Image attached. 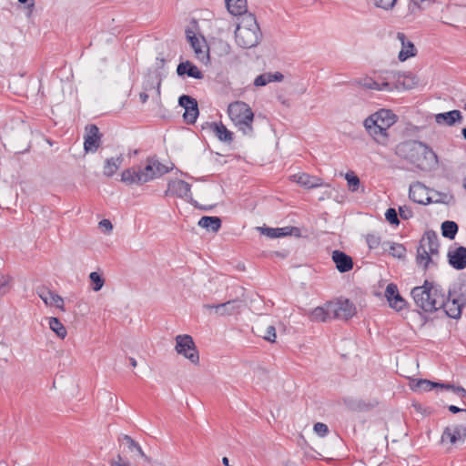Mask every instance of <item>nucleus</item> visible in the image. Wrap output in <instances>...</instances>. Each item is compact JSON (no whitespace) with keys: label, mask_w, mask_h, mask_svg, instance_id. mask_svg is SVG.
Returning <instances> with one entry per match:
<instances>
[{"label":"nucleus","mask_w":466,"mask_h":466,"mask_svg":"<svg viewBox=\"0 0 466 466\" xmlns=\"http://www.w3.org/2000/svg\"><path fill=\"white\" fill-rule=\"evenodd\" d=\"M228 114L239 131L246 136L252 135L254 114L248 104L242 101L233 102L228 107Z\"/></svg>","instance_id":"0eeeda50"},{"label":"nucleus","mask_w":466,"mask_h":466,"mask_svg":"<svg viewBox=\"0 0 466 466\" xmlns=\"http://www.w3.org/2000/svg\"><path fill=\"white\" fill-rule=\"evenodd\" d=\"M160 86H161V79L157 78V76H148L145 81L143 88L145 91H149L152 89H156L157 96H160Z\"/></svg>","instance_id":"58836bf2"},{"label":"nucleus","mask_w":466,"mask_h":466,"mask_svg":"<svg viewBox=\"0 0 466 466\" xmlns=\"http://www.w3.org/2000/svg\"><path fill=\"white\" fill-rule=\"evenodd\" d=\"M198 226L212 232H218L221 228V219L218 217H202Z\"/></svg>","instance_id":"7c9ffc66"},{"label":"nucleus","mask_w":466,"mask_h":466,"mask_svg":"<svg viewBox=\"0 0 466 466\" xmlns=\"http://www.w3.org/2000/svg\"><path fill=\"white\" fill-rule=\"evenodd\" d=\"M167 194H171L187 201L192 200L190 185L181 179L171 180L167 185Z\"/></svg>","instance_id":"ddd939ff"},{"label":"nucleus","mask_w":466,"mask_h":466,"mask_svg":"<svg viewBox=\"0 0 466 466\" xmlns=\"http://www.w3.org/2000/svg\"><path fill=\"white\" fill-rule=\"evenodd\" d=\"M385 218L391 224V225H399L400 224V220H399V218H398V213L397 211L395 210V208H389L386 213H385Z\"/></svg>","instance_id":"a18cd8bd"},{"label":"nucleus","mask_w":466,"mask_h":466,"mask_svg":"<svg viewBox=\"0 0 466 466\" xmlns=\"http://www.w3.org/2000/svg\"><path fill=\"white\" fill-rule=\"evenodd\" d=\"M442 236L453 239L458 232V225L454 221L447 220L441 224Z\"/></svg>","instance_id":"f704fd0d"},{"label":"nucleus","mask_w":466,"mask_h":466,"mask_svg":"<svg viewBox=\"0 0 466 466\" xmlns=\"http://www.w3.org/2000/svg\"><path fill=\"white\" fill-rule=\"evenodd\" d=\"M389 253L394 258H403L406 256V248L402 244L388 242Z\"/></svg>","instance_id":"4c0bfd02"},{"label":"nucleus","mask_w":466,"mask_h":466,"mask_svg":"<svg viewBox=\"0 0 466 466\" xmlns=\"http://www.w3.org/2000/svg\"><path fill=\"white\" fill-rule=\"evenodd\" d=\"M463 185H464V187L466 188V177L464 178V184Z\"/></svg>","instance_id":"774afa93"},{"label":"nucleus","mask_w":466,"mask_h":466,"mask_svg":"<svg viewBox=\"0 0 466 466\" xmlns=\"http://www.w3.org/2000/svg\"><path fill=\"white\" fill-rule=\"evenodd\" d=\"M329 310L332 319L347 320L356 314V308L349 299H339L333 302H329Z\"/></svg>","instance_id":"9b49d317"},{"label":"nucleus","mask_w":466,"mask_h":466,"mask_svg":"<svg viewBox=\"0 0 466 466\" xmlns=\"http://www.w3.org/2000/svg\"><path fill=\"white\" fill-rule=\"evenodd\" d=\"M222 463L225 465V466H231L229 465V461L227 457H223L222 458Z\"/></svg>","instance_id":"e2e57ef3"},{"label":"nucleus","mask_w":466,"mask_h":466,"mask_svg":"<svg viewBox=\"0 0 466 466\" xmlns=\"http://www.w3.org/2000/svg\"><path fill=\"white\" fill-rule=\"evenodd\" d=\"M235 24V40L238 46L252 48L258 45L262 33L254 15H246Z\"/></svg>","instance_id":"39448f33"},{"label":"nucleus","mask_w":466,"mask_h":466,"mask_svg":"<svg viewBox=\"0 0 466 466\" xmlns=\"http://www.w3.org/2000/svg\"><path fill=\"white\" fill-rule=\"evenodd\" d=\"M209 129L218 138V140L226 143H231L233 140V133L229 131L222 123H208Z\"/></svg>","instance_id":"a878e982"},{"label":"nucleus","mask_w":466,"mask_h":466,"mask_svg":"<svg viewBox=\"0 0 466 466\" xmlns=\"http://www.w3.org/2000/svg\"><path fill=\"white\" fill-rule=\"evenodd\" d=\"M268 83H271L269 73L259 75L254 80V85L256 86H264Z\"/></svg>","instance_id":"de8ad7c7"},{"label":"nucleus","mask_w":466,"mask_h":466,"mask_svg":"<svg viewBox=\"0 0 466 466\" xmlns=\"http://www.w3.org/2000/svg\"><path fill=\"white\" fill-rule=\"evenodd\" d=\"M332 260L339 272H347L353 267L352 258L339 250H334L332 252Z\"/></svg>","instance_id":"b1692460"},{"label":"nucleus","mask_w":466,"mask_h":466,"mask_svg":"<svg viewBox=\"0 0 466 466\" xmlns=\"http://www.w3.org/2000/svg\"><path fill=\"white\" fill-rule=\"evenodd\" d=\"M396 38L401 45V49L399 52V59L400 61H406L410 57H413L416 56L417 50L412 42L407 40L404 33L399 32L397 33Z\"/></svg>","instance_id":"a211bd4d"},{"label":"nucleus","mask_w":466,"mask_h":466,"mask_svg":"<svg viewBox=\"0 0 466 466\" xmlns=\"http://www.w3.org/2000/svg\"><path fill=\"white\" fill-rule=\"evenodd\" d=\"M398 154L420 169L431 168L438 162L435 152L426 144L417 140L400 144L398 147Z\"/></svg>","instance_id":"f03ea898"},{"label":"nucleus","mask_w":466,"mask_h":466,"mask_svg":"<svg viewBox=\"0 0 466 466\" xmlns=\"http://www.w3.org/2000/svg\"><path fill=\"white\" fill-rule=\"evenodd\" d=\"M437 255L438 254L435 253H430L419 246L417 248L416 262L425 269L429 267L430 263L433 262V257Z\"/></svg>","instance_id":"2f4dec72"},{"label":"nucleus","mask_w":466,"mask_h":466,"mask_svg":"<svg viewBox=\"0 0 466 466\" xmlns=\"http://www.w3.org/2000/svg\"><path fill=\"white\" fill-rule=\"evenodd\" d=\"M410 198L418 204H429L431 198L428 196L427 188L420 182L413 183L410 186L409 189Z\"/></svg>","instance_id":"f3484780"},{"label":"nucleus","mask_w":466,"mask_h":466,"mask_svg":"<svg viewBox=\"0 0 466 466\" xmlns=\"http://www.w3.org/2000/svg\"><path fill=\"white\" fill-rule=\"evenodd\" d=\"M120 441H125L127 446H128V449L131 451H137V454L143 458L145 461L150 462L151 460L144 453L141 446L136 441H134L130 436L128 435H123L120 439Z\"/></svg>","instance_id":"473e14b6"},{"label":"nucleus","mask_w":466,"mask_h":466,"mask_svg":"<svg viewBox=\"0 0 466 466\" xmlns=\"http://www.w3.org/2000/svg\"><path fill=\"white\" fill-rule=\"evenodd\" d=\"M309 317L310 320L317 322H326L329 319H332L331 311L329 310V303L325 304L323 307H316L313 309Z\"/></svg>","instance_id":"c85d7f7f"},{"label":"nucleus","mask_w":466,"mask_h":466,"mask_svg":"<svg viewBox=\"0 0 466 466\" xmlns=\"http://www.w3.org/2000/svg\"><path fill=\"white\" fill-rule=\"evenodd\" d=\"M349 406L351 408V409H361V407L363 406L362 403L360 401H359L358 403H349Z\"/></svg>","instance_id":"052dcab7"},{"label":"nucleus","mask_w":466,"mask_h":466,"mask_svg":"<svg viewBox=\"0 0 466 466\" xmlns=\"http://www.w3.org/2000/svg\"><path fill=\"white\" fill-rule=\"evenodd\" d=\"M186 36L194 50L196 58L203 64H208L209 61V47L206 39L203 36H197L191 29L186 30Z\"/></svg>","instance_id":"1a4fd4ad"},{"label":"nucleus","mask_w":466,"mask_h":466,"mask_svg":"<svg viewBox=\"0 0 466 466\" xmlns=\"http://www.w3.org/2000/svg\"><path fill=\"white\" fill-rule=\"evenodd\" d=\"M397 116L390 109H380L369 116L363 126L369 136L379 145L387 146L390 141L389 129L397 122Z\"/></svg>","instance_id":"f257e3e1"},{"label":"nucleus","mask_w":466,"mask_h":466,"mask_svg":"<svg viewBox=\"0 0 466 466\" xmlns=\"http://www.w3.org/2000/svg\"><path fill=\"white\" fill-rule=\"evenodd\" d=\"M389 304L390 308L400 311L405 307V300L399 294L398 296H395L393 299H390Z\"/></svg>","instance_id":"c03bdc74"},{"label":"nucleus","mask_w":466,"mask_h":466,"mask_svg":"<svg viewBox=\"0 0 466 466\" xmlns=\"http://www.w3.org/2000/svg\"><path fill=\"white\" fill-rule=\"evenodd\" d=\"M313 430L317 435L319 437H324L329 432V428L325 423L322 422H317L315 423Z\"/></svg>","instance_id":"09e8293b"},{"label":"nucleus","mask_w":466,"mask_h":466,"mask_svg":"<svg viewBox=\"0 0 466 466\" xmlns=\"http://www.w3.org/2000/svg\"><path fill=\"white\" fill-rule=\"evenodd\" d=\"M448 409L452 413H458V412H461V411H466V409L465 410L464 409H461V408H459V407H457L455 405H450Z\"/></svg>","instance_id":"13d9d810"},{"label":"nucleus","mask_w":466,"mask_h":466,"mask_svg":"<svg viewBox=\"0 0 466 466\" xmlns=\"http://www.w3.org/2000/svg\"><path fill=\"white\" fill-rule=\"evenodd\" d=\"M257 332L260 337L269 342H275L276 340V329L273 325H268L266 328H263L261 325H258L256 327Z\"/></svg>","instance_id":"72a5a7b5"},{"label":"nucleus","mask_w":466,"mask_h":466,"mask_svg":"<svg viewBox=\"0 0 466 466\" xmlns=\"http://www.w3.org/2000/svg\"><path fill=\"white\" fill-rule=\"evenodd\" d=\"M399 214L402 219H409L413 216L412 210L406 206L399 208Z\"/></svg>","instance_id":"3c124183"},{"label":"nucleus","mask_w":466,"mask_h":466,"mask_svg":"<svg viewBox=\"0 0 466 466\" xmlns=\"http://www.w3.org/2000/svg\"><path fill=\"white\" fill-rule=\"evenodd\" d=\"M290 228H262V232L271 238H280L290 234Z\"/></svg>","instance_id":"e433bc0d"},{"label":"nucleus","mask_w":466,"mask_h":466,"mask_svg":"<svg viewBox=\"0 0 466 466\" xmlns=\"http://www.w3.org/2000/svg\"><path fill=\"white\" fill-rule=\"evenodd\" d=\"M89 279L93 283V290L99 291L104 286V279L97 272H91L89 275Z\"/></svg>","instance_id":"37998d69"},{"label":"nucleus","mask_w":466,"mask_h":466,"mask_svg":"<svg viewBox=\"0 0 466 466\" xmlns=\"http://www.w3.org/2000/svg\"><path fill=\"white\" fill-rule=\"evenodd\" d=\"M86 135L85 137L84 148L86 152H96L100 147L101 136L99 129L95 125L86 127Z\"/></svg>","instance_id":"4468645a"},{"label":"nucleus","mask_w":466,"mask_h":466,"mask_svg":"<svg viewBox=\"0 0 466 466\" xmlns=\"http://www.w3.org/2000/svg\"><path fill=\"white\" fill-rule=\"evenodd\" d=\"M169 172V167L157 159L147 158L145 167H132L121 174V181L127 185H142Z\"/></svg>","instance_id":"20e7f679"},{"label":"nucleus","mask_w":466,"mask_h":466,"mask_svg":"<svg viewBox=\"0 0 466 466\" xmlns=\"http://www.w3.org/2000/svg\"><path fill=\"white\" fill-rule=\"evenodd\" d=\"M175 340V350L177 354L184 356L195 365L199 363V354L191 336L187 334L177 335Z\"/></svg>","instance_id":"6e6552de"},{"label":"nucleus","mask_w":466,"mask_h":466,"mask_svg":"<svg viewBox=\"0 0 466 466\" xmlns=\"http://www.w3.org/2000/svg\"><path fill=\"white\" fill-rule=\"evenodd\" d=\"M124 157L122 155L116 157L107 158L105 162L103 173L106 177H112L116 173L120 166L122 165Z\"/></svg>","instance_id":"c756f323"},{"label":"nucleus","mask_w":466,"mask_h":466,"mask_svg":"<svg viewBox=\"0 0 466 466\" xmlns=\"http://www.w3.org/2000/svg\"><path fill=\"white\" fill-rule=\"evenodd\" d=\"M464 438H466V427L458 425L447 427L441 435V441L443 442L449 441L451 444H455Z\"/></svg>","instance_id":"aec40b11"},{"label":"nucleus","mask_w":466,"mask_h":466,"mask_svg":"<svg viewBox=\"0 0 466 466\" xmlns=\"http://www.w3.org/2000/svg\"><path fill=\"white\" fill-rule=\"evenodd\" d=\"M110 466H128V463L124 461L121 455H117L116 459L110 461Z\"/></svg>","instance_id":"864d4df0"},{"label":"nucleus","mask_w":466,"mask_h":466,"mask_svg":"<svg viewBox=\"0 0 466 466\" xmlns=\"http://www.w3.org/2000/svg\"><path fill=\"white\" fill-rule=\"evenodd\" d=\"M399 294L400 293H399L398 288L395 284L390 283L386 287L385 296H386L388 301L390 299H393V297L398 296Z\"/></svg>","instance_id":"8fccbe9b"},{"label":"nucleus","mask_w":466,"mask_h":466,"mask_svg":"<svg viewBox=\"0 0 466 466\" xmlns=\"http://www.w3.org/2000/svg\"><path fill=\"white\" fill-rule=\"evenodd\" d=\"M49 328L57 335L60 339H65L67 332L65 326L61 323V321L55 317L49 318Z\"/></svg>","instance_id":"c9c22d12"},{"label":"nucleus","mask_w":466,"mask_h":466,"mask_svg":"<svg viewBox=\"0 0 466 466\" xmlns=\"http://www.w3.org/2000/svg\"><path fill=\"white\" fill-rule=\"evenodd\" d=\"M36 292L46 306H55L57 309L65 311L64 299L61 296L54 293L46 287L38 288Z\"/></svg>","instance_id":"dca6fc26"},{"label":"nucleus","mask_w":466,"mask_h":466,"mask_svg":"<svg viewBox=\"0 0 466 466\" xmlns=\"http://www.w3.org/2000/svg\"><path fill=\"white\" fill-rule=\"evenodd\" d=\"M345 178L348 182L349 189L351 192L357 191L360 184V178L353 172L347 173Z\"/></svg>","instance_id":"ea45409f"},{"label":"nucleus","mask_w":466,"mask_h":466,"mask_svg":"<svg viewBox=\"0 0 466 466\" xmlns=\"http://www.w3.org/2000/svg\"><path fill=\"white\" fill-rule=\"evenodd\" d=\"M177 73L180 76L187 75L195 79H202L204 77L202 72L190 61L180 63L177 67Z\"/></svg>","instance_id":"bb28decb"},{"label":"nucleus","mask_w":466,"mask_h":466,"mask_svg":"<svg viewBox=\"0 0 466 466\" xmlns=\"http://www.w3.org/2000/svg\"><path fill=\"white\" fill-rule=\"evenodd\" d=\"M99 228L106 233H110L113 229V225L109 219H102L99 222Z\"/></svg>","instance_id":"603ef678"},{"label":"nucleus","mask_w":466,"mask_h":466,"mask_svg":"<svg viewBox=\"0 0 466 466\" xmlns=\"http://www.w3.org/2000/svg\"><path fill=\"white\" fill-rule=\"evenodd\" d=\"M291 178L294 182L307 188H314L323 186L321 178L309 176L306 173L294 174L291 176Z\"/></svg>","instance_id":"5701e85b"},{"label":"nucleus","mask_w":466,"mask_h":466,"mask_svg":"<svg viewBox=\"0 0 466 466\" xmlns=\"http://www.w3.org/2000/svg\"><path fill=\"white\" fill-rule=\"evenodd\" d=\"M356 84L367 90H390V84L388 82L379 83L371 77H362L356 81Z\"/></svg>","instance_id":"cd10ccee"},{"label":"nucleus","mask_w":466,"mask_h":466,"mask_svg":"<svg viewBox=\"0 0 466 466\" xmlns=\"http://www.w3.org/2000/svg\"><path fill=\"white\" fill-rule=\"evenodd\" d=\"M269 76L271 82H281L284 78V76L279 72L269 73Z\"/></svg>","instance_id":"6e6d98bb"},{"label":"nucleus","mask_w":466,"mask_h":466,"mask_svg":"<svg viewBox=\"0 0 466 466\" xmlns=\"http://www.w3.org/2000/svg\"><path fill=\"white\" fill-rule=\"evenodd\" d=\"M178 104L185 108L184 120L187 124H194L199 114L197 100L189 96L183 95L179 97Z\"/></svg>","instance_id":"f8f14e48"},{"label":"nucleus","mask_w":466,"mask_h":466,"mask_svg":"<svg viewBox=\"0 0 466 466\" xmlns=\"http://www.w3.org/2000/svg\"><path fill=\"white\" fill-rule=\"evenodd\" d=\"M240 301L234 299L228 300L221 304H205L204 308L207 309H214L218 316L232 315L239 310Z\"/></svg>","instance_id":"2eb2a0df"},{"label":"nucleus","mask_w":466,"mask_h":466,"mask_svg":"<svg viewBox=\"0 0 466 466\" xmlns=\"http://www.w3.org/2000/svg\"><path fill=\"white\" fill-rule=\"evenodd\" d=\"M366 240L370 248H377L380 244V238L377 234H368Z\"/></svg>","instance_id":"49530a36"},{"label":"nucleus","mask_w":466,"mask_h":466,"mask_svg":"<svg viewBox=\"0 0 466 466\" xmlns=\"http://www.w3.org/2000/svg\"><path fill=\"white\" fill-rule=\"evenodd\" d=\"M283 466H298V465L293 462H286Z\"/></svg>","instance_id":"0e129e2a"},{"label":"nucleus","mask_w":466,"mask_h":466,"mask_svg":"<svg viewBox=\"0 0 466 466\" xmlns=\"http://www.w3.org/2000/svg\"><path fill=\"white\" fill-rule=\"evenodd\" d=\"M434 388L451 390L461 399L466 398V390L462 387H455L450 383L433 382L428 380H419L412 385V390L420 392L430 391Z\"/></svg>","instance_id":"9d476101"},{"label":"nucleus","mask_w":466,"mask_h":466,"mask_svg":"<svg viewBox=\"0 0 466 466\" xmlns=\"http://www.w3.org/2000/svg\"><path fill=\"white\" fill-rule=\"evenodd\" d=\"M140 101L145 104L148 99V95L147 94V91L142 92L139 94Z\"/></svg>","instance_id":"bf43d9fd"},{"label":"nucleus","mask_w":466,"mask_h":466,"mask_svg":"<svg viewBox=\"0 0 466 466\" xmlns=\"http://www.w3.org/2000/svg\"><path fill=\"white\" fill-rule=\"evenodd\" d=\"M462 136L466 139V127L462 129Z\"/></svg>","instance_id":"69168bd1"},{"label":"nucleus","mask_w":466,"mask_h":466,"mask_svg":"<svg viewBox=\"0 0 466 466\" xmlns=\"http://www.w3.org/2000/svg\"><path fill=\"white\" fill-rule=\"evenodd\" d=\"M129 361H130V364H131L132 367H137V360L134 358L130 357L129 358Z\"/></svg>","instance_id":"680f3d73"},{"label":"nucleus","mask_w":466,"mask_h":466,"mask_svg":"<svg viewBox=\"0 0 466 466\" xmlns=\"http://www.w3.org/2000/svg\"><path fill=\"white\" fill-rule=\"evenodd\" d=\"M11 289V278L8 275L0 273V295L6 294Z\"/></svg>","instance_id":"79ce46f5"},{"label":"nucleus","mask_w":466,"mask_h":466,"mask_svg":"<svg viewBox=\"0 0 466 466\" xmlns=\"http://www.w3.org/2000/svg\"><path fill=\"white\" fill-rule=\"evenodd\" d=\"M370 4L378 8L390 10L396 3V0H367Z\"/></svg>","instance_id":"a19ab883"},{"label":"nucleus","mask_w":466,"mask_h":466,"mask_svg":"<svg viewBox=\"0 0 466 466\" xmlns=\"http://www.w3.org/2000/svg\"><path fill=\"white\" fill-rule=\"evenodd\" d=\"M414 85V82H413V77L412 76H406L405 77V82H404V86H406V88H411Z\"/></svg>","instance_id":"4d7b16f0"},{"label":"nucleus","mask_w":466,"mask_h":466,"mask_svg":"<svg viewBox=\"0 0 466 466\" xmlns=\"http://www.w3.org/2000/svg\"><path fill=\"white\" fill-rule=\"evenodd\" d=\"M419 246L430 253L438 254L440 247L438 235L432 230L426 231Z\"/></svg>","instance_id":"412c9836"},{"label":"nucleus","mask_w":466,"mask_h":466,"mask_svg":"<svg viewBox=\"0 0 466 466\" xmlns=\"http://www.w3.org/2000/svg\"><path fill=\"white\" fill-rule=\"evenodd\" d=\"M449 263L456 269L466 268V248L459 247L448 253Z\"/></svg>","instance_id":"4be33fe9"},{"label":"nucleus","mask_w":466,"mask_h":466,"mask_svg":"<svg viewBox=\"0 0 466 466\" xmlns=\"http://www.w3.org/2000/svg\"><path fill=\"white\" fill-rule=\"evenodd\" d=\"M444 289L433 282L425 280L422 286L411 289V296L417 307L425 312H434L444 305Z\"/></svg>","instance_id":"7ed1b4c3"},{"label":"nucleus","mask_w":466,"mask_h":466,"mask_svg":"<svg viewBox=\"0 0 466 466\" xmlns=\"http://www.w3.org/2000/svg\"><path fill=\"white\" fill-rule=\"evenodd\" d=\"M421 9L420 4L418 1L416 0H413L411 1L410 4H409V11L411 13V14H415L417 13L418 11H420Z\"/></svg>","instance_id":"5fc2aeb1"},{"label":"nucleus","mask_w":466,"mask_h":466,"mask_svg":"<svg viewBox=\"0 0 466 466\" xmlns=\"http://www.w3.org/2000/svg\"><path fill=\"white\" fill-rule=\"evenodd\" d=\"M157 60H159L161 64H164V62H165V60L163 58H161V59L157 58Z\"/></svg>","instance_id":"338daca9"},{"label":"nucleus","mask_w":466,"mask_h":466,"mask_svg":"<svg viewBox=\"0 0 466 466\" xmlns=\"http://www.w3.org/2000/svg\"><path fill=\"white\" fill-rule=\"evenodd\" d=\"M225 3L228 13L237 17V21L246 15H251L248 12L247 0H225Z\"/></svg>","instance_id":"6ab92c4d"},{"label":"nucleus","mask_w":466,"mask_h":466,"mask_svg":"<svg viewBox=\"0 0 466 466\" xmlns=\"http://www.w3.org/2000/svg\"><path fill=\"white\" fill-rule=\"evenodd\" d=\"M465 305L466 280L454 284L447 294L444 293V305L441 309L450 318L459 319Z\"/></svg>","instance_id":"423d86ee"},{"label":"nucleus","mask_w":466,"mask_h":466,"mask_svg":"<svg viewBox=\"0 0 466 466\" xmlns=\"http://www.w3.org/2000/svg\"><path fill=\"white\" fill-rule=\"evenodd\" d=\"M435 121L439 125L453 126L456 122H461L462 116L459 110H451L445 113L436 114Z\"/></svg>","instance_id":"393cba45"}]
</instances>
